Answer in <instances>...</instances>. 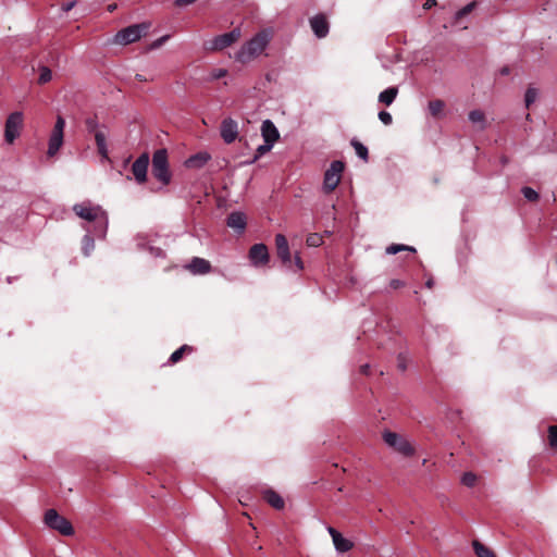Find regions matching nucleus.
Segmentation results:
<instances>
[{
    "instance_id": "1",
    "label": "nucleus",
    "mask_w": 557,
    "mask_h": 557,
    "mask_svg": "<svg viewBox=\"0 0 557 557\" xmlns=\"http://www.w3.org/2000/svg\"><path fill=\"white\" fill-rule=\"evenodd\" d=\"M272 38L270 29H262L247 41L236 53V61L245 64L257 58L263 52Z\"/></svg>"
},
{
    "instance_id": "2",
    "label": "nucleus",
    "mask_w": 557,
    "mask_h": 557,
    "mask_svg": "<svg viewBox=\"0 0 557 557\" xmlns=\"http://www.w3.org/2000/svg\"><path fill=\"white\" fill-rule=\"evenodd\" d=\"M152 174L164 185L171 181V173L169 170L168 152L165 149H158L152 157Z\"/></svg>"
},
{
    "instance_id": "3",
    "label": "nucleus",
    "mask_w": 557,
    "mask_h": 557,
    "mask_svg": "<svg viewBox=\"0 0 557 557\" xmlns=\"http://www.w3.org/2000/svg\"><path fill=\"white\" fill-rule=\"evenodd\" d=\"M44 521L50 529L57 530L64 536L74 534L72 523L66 518L60 516L55 509H48L45 512Z\"/></svg>"
},
{
    "instance_id": "4",
    "label": "nucleus",
    "mask_w": 557,
    "mask_h": 557,
    "mask_svg": "<svg viewBox=\"0 0 557 557\" xmlns=\"http://www.w3.org/2000/svg\"><path fill=\"white\" fill-rule=\"evenodd\" d=\"M24 124L23 113L15 111L5 120L4 125V139L8 144H13L14 140L21 135V131Z\"/></svg>"
},
{
    "instance_id": "5",
    "label": "nucleus",
    "mask_w": 557,
    "mask_h": 557,
    "mask_svg": "<svg viewBox=\"0 0 557 557\" xmlns=\"http://www.w3.org/2000/svg\"><path fill=\"white\" fill-rule=\"evenodd\" d=\"M344 169L345 164L339 160H335L331 163L330 169H327L324 174L323 181V190L326 194L332 193L338 186Z\"/></svg>"
},
{
    "instance_id": "6",
    "label": "nucleus",
    "mask_w": 557,
    "mask_h": 557,
    "mask_svg": "<svg viewBox=\"0 0 557 557\" xmlns=\"http://www.w3.org/2000/svg\"><path fill=\"white\" fill-rule=\"evenodd\" d=\"M384 442L399 454L410 457L414 454L413 446L403 436L392 431H385L383 433Z\"/></svg>"
},
{
    "instance_id": "7",
    "label": "nucleus",
    "mask_w": 557,
    "mask_h": 557,
    "mask_svg": "<svg viewBox=\"0 0 557 557\" xmlns=\"http://www.w3.org/2000/svg\"><path fill=\"white\" fill-rule=\"evenodd\" d=\"M148 26L146 24L131 25L115 35V42L119 45H128L137 41L146 34Z\"/></svg>"
},
{
    "instance_id": "8",
    "label": "nucleus",
    "mask_w": 557,
    "mask_h": 557,
    "mask_svg": "<svg viewBox=\"0 0 557 557\" xmlns=\"http://www.w3.org/2000/svg\"><path fill=\"white\" fill-rule=\"evenodd\" d=\"M64 127H65V120L61 116H57L55 124L53 126V129L51 132L50 138H49V145H48V156L53 157L61 146L63 145V137H64Z\"/></svg>"
},
{
    "instance_id": "9",
    "label": "nucleus",
    "mask_w": 557,
    "mask_h": 557,
    "mask_svg": "<svg viewBox=\"0 0 557 557\" xmlns=\"http://www.w3.org/2000/svg\"><path fill=\"white\" fill-rule=\"evenodd\" d=\"M242 37V30L239 27H235L230 33L219 35L213 38L210 46L207 49L212 51H220L236 42Z\"/></svg>"
},
{
    "instance_id": "10",
    "label": "nucleus",
    "mask_w": 557,
    "mask_h": 557,
    "mask_svg": "<svg viewBox=\"0 0 557 557\" xmlns=\"http://www.w3.org/2000/svg\"><path fill=\"white\" fill-rule=\"evenodd\" d=\"M275 247L277 257L281 259L282 263L286 268L293 269V260L289 251L288 242L283 234H277L275 236Z\"/></svg>"
},
{
    "instance_id": "11",
    "label": "nucleus",
    "mask_w": 557,
    "mask_h": 557,
    "mask_svg": "<svg viewBox=\"0 0 557 557\" xmlns=\"http://www.w3.org/2000/svg\"><path fill=\"white\" fill-rule=\"evenodd\" d=\"M248 257L255 267L265 265L270 259L268 247L264 244H255L250 247Z\"/></svg>"
},
{
    "instance_id": "12",
    "label": "nucleus",
    "mask_w": 557,
    "mask_h": 557,
    "mask_svg": "<svg viewBox=\"0 0 557 557\" xmlns=\"http://www.w3.org/2000/svg\"><path fill=\"white\" fill-rule=\"evenodd\" d=\"M220 134L224 143H234L238 136V123L232 117L224 119L221 123Z\"/></svg>"
},
{
    "instance_id": "13",
    "label": "nucleus",
    "mask_w": 557,
    "mask_h": 557,
    "mask_svg": "<svg viewBox=\"0 0 557 557\" xmlns=\"http://www.w3.org/2000/svg\"><path fill=\"white\" fill-rule=\"evenodd\" d=\"M148 165H149L148 153H143L133 163L132 173L138 184H144L147 181Z\"/></svg>"
},
{
    "instance_id": "14",
    "label": "nucleus",
    "mask_w": 557,
    "mask_h": 557,
    "mask_svg": "<svg viewBox=\"0 0 557 557\" xmlns=\"http://www.w3.org/2000/svg\"><path fill=\"white\" fill-rule=\"evenodd\" d=\"M327 531L333 540V544L339 553L349 552L354 547L350 540L345 539L335 528L329 527Z\"/></svg>"
},
{
    "instance_id": "15",
    "label": "nucleus",
    "mask_w": 557,
    "mask_h": 557,
    "mask_svg": "<svg viewBox=\"0 0 557 557\" xmlns=\"http://www.w3.org/2000/svg\"><path fill=\"white\" fill-rule=\"evenodd\" d=\"M310 26L318 38H324L329 34V22L323 14L310 18Z\"/></svg>"
},
{
    "instance_id": "16",
    "label": "nucleus",
    "mask_w": 557,
    "mask_h": 557,
    "mask_svg": "<svg viewBox=\"0 0 557 557\" xmlns=\"http://www.w3.org/2000/svg\"><path fill=\"white\" fill-rule=\"evenodd\" d=\"M74 212L82 219L87 220L89 222L96 221L100 213L99 208H92L85 203H78L73 207Z\"/></svg>"
},
{
    "instance_id": "17",
    "label": "nucleus",
    "mask_w": 557,
    "mask_h": 557,
    "mask_svg": "<svg viewBox=\"0 0 557 557\" xmlns=\"http://www.w3.org/2000/svg\"><path fill=\"white\" fill-rule=\"evenodd\" d=\"M186 269L193 274H207L211 271V264L206 259L194 257Z\"/></svg>"
},
{
    "instance_id": "18",
    "label": "nucleus",
    "mask_w": 557,
    "mask_h": 557,
    "mask_svg": "<svg viewBox=\"0 0 557 557\" xmlns=\"http://www.w3.org/2000/svg\"><path fill=\"white\" fill-rule=\"evenodd\" d=\"M226 224L237 233H243L247 225L246 215L243 212H232L227 216Z\"/></svg>"
},
{
    "instance_id": "19",
    "label": "nucleus",
    "mask_w": 557,
    "mask_h": 557,
    "mask_svg": "<svg viewBox=\"0 0 557 557\" xmlns=\"http://www.w3.org/2000/svg\"><path fill=\"white\" fill-rule=\"evenodd\" d=\"M261 133H262V137L267 144L273 145L280 137V133H278L277 128L275 127L273 122L270 120L263 121L262 126H261Z\"/></svg>"
},
{
    "instance_id": "20",
    "label": "nucleus",
    "mask_w": 557,
    "mask_h": 557,
    "mask_svg": "<svg viewBox=\"0 0 557 557\" xmlns=\"http://www.w3.org/2000/svg\"><path fill=\"white\" fill-rule=\"evenodd\" d=\"M211 159V156L208 152L201 151L191 157H189L185 161V165L188 169H201L207 164V162Z\"/></svg>"
},
{
    "instance_id": "21",
    "label": "nucleus",
    "mask_w": 557,
    "mask_h": 557,
    "mask_svg": "<svg viewBox=\"0 0 557 557\" xmlns=\"http://www.w3.org/2000/svg\"><path fill=\"white\" fill-rule=\"evenodd\" d=\"M263 499L273 508L281 510L285 506V502L282 496L273 490H265L263 492Z\"/></svg>"
},
{
    "instance_id": "22",
    "label": "nucleus",
    "mask_w": 557,
    "mask_h": 557,
    "mask_svg": "<svg viewBox=\"0 0 557 557\" xmlns=\"http://www.w3.org/2000/svg\"><path fill=\"white\" fill-rule=\"evenodd\" d=\"M95 141H96L98 153L103 159H109L106 134L101 131L96 132L95 133Z\"/></svg>"
},
{
    "instance_id": "23",
    "label": "nucleus",
    "mask_w": 557,
    "mask_h": 557,
    "mask_svg": "<svg viewBox=\"0 0 557 557\" xmlns=\"http://www.w3.org/2000/svg\"><path fill=\"white\" fill-rule=\"evenodd\" d=\"M398 95V88L396 86L388 87L379 95V101L385 106H391Z\"/></svg>"
},
{
    "instance_id": "24",
    "label": "nucleus",
    "mask_w": 557,
    "mask_h": 557,
    "mask_svg": "<svg viewBox=\"0 0 557 557\" xmlns=\"http://www.w3.org/2000/svg\"><path fill=\"white\" fill-rule=\"evenodd\" d=\"M428 109L433 117L440 119L444 115L445 102L441 99L431 100L429 101Z\"/></svg>"
},
{
    "instance_id": "25",
    "label": "nucleus",
    "mask_w": 557,
    "mask_h": 557,
    "mask_svg": "<svg viewBox=\"0 0 557 557\" xmlns=\"http://www.w3.org/2000/svg\"><path fill=\"white\" fill-rule=\"evenodd\" d=\"M472 546L478 557H496L491 548H488L478 540H474L472 542Z\"/></svg>"
},
{
    "instance_id": "26",
    "label": "nucleus",
    "mask_w": 557,
    "mask_h": 557,
    "mask_svg": "<svg viewBox=\"0 0 557 557\" xmlns=\"http://www.w3.org/2000/svg\"><path fill=\"white\" fill-rule=\"evenodd\" d=\"M194 351V348L189 345H183L177 350H175L171 356L169 361L171 363H177L183 359V357L187 354H191Z\"/></svg>"
},
{
    "instance_id": "27",
    "label": "nucleus",
    "mask_w": 557,
    "mask_h": 557,
    "mask_svg": "<svg viewBox=\"0 0 557 557\" xmlns=\"http://www.w3.org/2000/svg\"><path fill=\"white\" fill-rule=\"evenodd\" d=\"M469 120L473 123V124H480V129H484L485 128V124H486V119H485V114L483 111L481 110H472L469 112Z\"/></svg>"
},
{
    "instance_id": "28",
    "label": "nucleus",
    "mask_w": 557,
    "mask_h": 557,
    "mask_svg": "<svg viewBox=\"0 0 557 557\" xmlns=\"http://www.w3.org/2000/svg\"><path fill=\"white\" fill-rule=\"evenodd\" d=\"M400 251H409V252L414 253L416 248L412 246H407V245H403V244H392L388 247H386V253H388V255H396Z\"/></svg>"
},
{
    "instance_id": "29",
    "label": "nucleus",
    "mask_w": 557,
    "mask_h": 557,
    "mask_svg": "<svg viewBox=\"0 0 557 557\" xmlns=\"http://www.w3.org/2000/svg\"><path fill=\"white\" fill-rule=\"evenodd\" d=\"M95 249V239L90 235H85L82 239V251L84 256L88 257L90 252Z\"/></svg>"
},
{
    "instance_id": "30",
    "label": "nucleus",
    "mask_w": 557,
    "mask_h": 557,
    "mask_svg": "<svg viewBox=\"0 0 557 557\" xmlns=\"http://www.w3.org/2000/svg\"><path fill=\"white\" fill-rule=\"evenodd\" d=\"M351 145L355 148L358 157L361 158L363 161H368V158H369L368 148L358 140H352Z\"/></svg>"
},
{
    "instance_id": "31",
    "label": "nucleus",
    "mask_w": 557,
    "mask_h": 557,
    "mask_svg": "<svg viewBox=\"0 0 557 557\" xmlns=\"http://www.w3.org/2000/svg\"><path fill=\"white\" fill-rule=\"evenodd\" d=\"M39 72L40 73H39V77H38V84L44 85L51 81L52 73L48 66H46V65L40 66Z\"/></svg>"
},
{
    "instance_id": "32",
    "label": "nucleus",
    "mask_w": 557,
    "mask_h": 557,
    "mask_svg": "<svg viewBox=\"0 0 557 557\" xmlns=\"http://www.w3.org/2000/svg\"><path fill=\"white\" fill-rule=\"evenodd\" d=\"M476 7H478L476 1H472V2L468 3L467 5H465L462 9L457 11L456 21H459V20L463 18L465 16L469 15Z\"/></svg>"
},
{
    "instance_id": "33",
    "label": "nucleus",
    "mask_w": 557,
    "mask_h": 557,
    "mask_svg": "<svg viewBox=\"0 0 557 557\" xmlns=\"http://www.w3.org/2000/svg\"><path fill=\"white\" fill-rule=\"evenodd\" d=\"M306 244L309 247H319L323 244V238L318 233H312L307 236Z\"/></svg>"
},
{
    "instance_id": "34",
    "label": "nucleus",
    "mask_w": 557,
    "mask_h": 557,
    "mask_svg": "<svg viewBox=\"0 0 557 557\" xmlns=\"http://www.w3.org/2000/svg\"><path fill=\"white\" fill-rule=\"evenodd\" d=\"M272 144H264V145H261L257 148L256 150V153L252 158V160L249 162V163H255L260 157H262L263 154H265L267 152H269L272 148Z\"/></svg>"
},
{
    "instance_id": "35",
    "label": "nucleus",
    "mask_w": 557,
    "mask_h": 557,
    "mask_svg": "<svg viewBox=\"0 0 557 557\" xmlns=\"http://www.w3.org/2000/svg\"><path fill=\"white\" fill-rule=\"evenodd\" d=\"M536 97L537 90L535 88L529 87L525 91L524 97L527 108H529L536 100Z\"/></svg>"
},
{
    "instance_id": "36",
    "label": "nucleus",
    "mask_w": 557,
    "mask_h": 557,
    "mask_svg": "<svg viewBox=\"0 0 557 557\" xmlns=\"http://www.w3.org/2000/svg\"><path fill=\"white\" fill-rule=\"evenodd\" d=\"M521 191H522L524 198L528 199L529 201L534 202V201H537L540 198L539 194L531 187L525 186L522 188Z\"/></svg>"
},
{
    "instance_id": "37",
    "label": "nucleus",
    "mask_w": 557,
    "mask_h": 557,
    "mask_svg": "<svg viewBox=\"0 0 557 557\" xmlns=\"http://www.w3.org/2000/svg\"><path fill=\"white\" fill-rule=\"evenodd\" d=\"M548 441L552 447L557 448V425H550L548 428Z\"/></svg>"
},
{
    "instance_id": "38",
    "label": "nucleus",
    "mask_w": 557,
    "mask_h": 557,
    "mask_svg": "<svg viewBox=\"0 0 557 557\" xmlns=\"http://www.w3.org/2000/svg\"><path fill=\"white\" fill-rule=\"evenodd\" d=\"M85 126H86V129L89 132V133H96L98 132V122H97V117L94 116V117H88L86 119L85 121Z\"/></svg>"
},
{
    "instance_id": "39",
    "label": "nucleus",
    "mask_w": 557,
    "mask_h": 557,
    "mask_svg": "<svg viewBox=\"0 0 557 557\" xmlns=\"http://www.w3.org/2000/svg\"><path fill=\"white\" fill-rule=\"evenodd\" d=\"M461 482L463 485L471 487L475 484L476 476L472 472H466L461 478Z\"/></svg>"
},
{
    "instance_id": "40",
    "label": "nucleus",
    "mask_w": 557,
    "mask_h": 557,
    "mask_svg": "<svg viewBox=\"0 0 557 557\" xmlns=\"http://www.w3.org/2000/svg\"><path fill=\"white\" fill-rule=\"evenodd\" d=\"M379 119L384 125H391L393 122V117L389 112L387 111H381L379 113Z\"/></svg>"
},
{
    "instance_id": "41",
    "label": "nucleus",
    "mask_w": 557,
    "mask_h": 557,
    "mask_svg": "<svg viewBox=\"0 0 557 557\" xmlns=\"http://www.w3.org/2000/svg\"><path fill=\"white\" fill-rule=\"evenodd\" d=\"M293 260V271H301L304 269V262L298 253L295 255Z\"/></svg>"
},
{
    "instance_id": "42",
    "label": "nucleus",
    "mask_w": 557,
    "mask_h": 557,
    "mask_svg": "<svg viewBox=\"0 0 557 557\" xmlns=\"http://www.w3.org/2000/svg\"><path fill=\"white\" fill-rule=\"evenodd\" d=\"M226 74H227V71L224 69L213 70L211 72V79H220V78L226 76Z\"/></svg>"
},
{
    "instance_id": "43",
    "label": "nucleus",
    "mask_w": 557,
    "mask_h": 557,
    "mask_svg": "<svg viewBox=\"0 0 557 557\" xmlns=\"http://www.w3.org/2000/svg\"><path fill=\"white\" fill-rule=\"evenodd\" d=\"M389 286L393 289H398V288H401V287L405 286V282L400 281V280H397V278H394V280L391 281Z\"/></svg>"
},
{
    "instance_id": "44",
    "label": "nucleus",
    "mask_w": 557,
    "mask_h": 557,
    "mask_svg": "<svg viewBox=\"0 0 557 557\" xmlns=\"http://www.w3.org/2000/svg\"><path fill=\"white\" fill-rule=\"evenodd\" d=\"M196 1L197 0H175V5L176 7H186V5L195 3Z\"/></svg>"
},
{
    "instance_id": "45",
    "label": "nucleus",
    "mask_w": 557,
    "mask_h": 557,
    "mask_svg": "<svg viewBox=\"0 0 557 557\" xmlns=\"http://www.w3.org/2000/svg\"><path fill=\"white\" fill-rule=\"evenodd\" d=\"M436 5V0H426L423 4L424 10H430L431 8Z\"/></svg>"
},
{
    "instance_id": "46",
    "label": "nucleus",
    "mask_w": 557,
    "mask_h": 557,
    "mask_svg": "<svg viewBox=\"0 0 557 557\" xmlns=\"http://www.w3.org/2000/svg\"><path fill=\"white\" fill-rule=\"evenodd\" d=\"M398 368L401 370V371H405L407 366H406V362H405V359L401 355L398 356Z\"/></svg>"
},
{
    "instance_id": "47",
    "label": "nucleus",
    "mask_w": 557,
    "mask_h": 557,
    "mask_svg": "<svg viewBox=\"0 0 557 557\" xmlns=\"http://www.w3.org/2000/svg\"><path fill=\"white\" fill-rule=\"evenodd\" d=\"M168 39V36H163L160 39H158L156 42H153L152 47L158 48L160 47L165 40Z\"/></svg>"
},
{
    "instance_id": "48",
    "label": "nucleus",
    "mask_w": 557,
    "mask_h": 557,
    "mask_svg": "<svg viewBox=\"0 0 557 557\" xmlns=\"http://www.w3.org/2000/svg\"><path fill=\"white\" fill-rule=\"evenodd\" d=\"M360 372L364 375H369L370 374V366L369 364H363L360 367Z\"/></svg>"
},
{
    "instance_id": "49",
    "label": "nucleus",
    "mask_w": 557,
    "mask_h": 557,
    "mask_svg": "<svg viewBox=\"0 0 557 557\" xmlns=\"http://www.w3.org/2000/svg\"><path fill=\"white\" fill-rule=\"evenodd\" d=\"M135 78L139 82H146V78L141 74H136Z\"/></svg>"
},
{
    "instance_id": "50",
    "label": "nucleus",
    "mask_w": 557,
    "mask_h": 557,
    "mask_svg": "<svg viewBox=\"0 0 557 557\" xmlns=\"http://www.w3.org/2000/svg\"><path fill=\"white\" fill-rule=\"evenodd\" d=\"M500 73H502L503 75H508V74H509V67H507V66H506V67H503V69H502V71H500Z\"/></svg>"
},
{
    "instance_id": "51",
    "label": "nucleus",
    "mask_w": 557,
    "mask_h": 557,
    "mask_svg": "<svg viewBox=\"0 0 557 557\" xmlns=\"http://www.w3.org/2000/svg\"><path fill=\"white\" fill-rule=\"evenodd\" d=\"M115 9H116V4H115V3H114V4H109V5H108V10H109L110 12H113Z\"/></svg>"
},
{
    "instance_id": "52",
    "label": "nucleus",
    "mask_w": 557,
    "mask_h": 557,
    "mask_svg": "<svg viewBox=\"0 0 557 557\" xmlns=\"http://www.w3.org/2000/svg\"><path fill=\"white\" fill-rule=\"evenodd\" d=\"M426 286H428L429 288H432V286H433V281H432V280H429V281L426 282Z\"/></svg>"
}]
</instances>
